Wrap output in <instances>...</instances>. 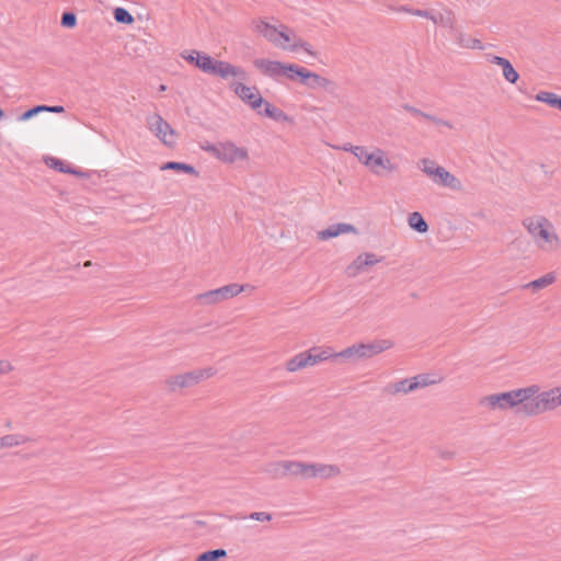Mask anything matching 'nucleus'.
I'll return each mask as SVG.
<instances>
[{
    "label": "nucleus",
    "instance_id": "obj_1",
    "mask_svg": "<svg viewBox=\"0 0 561 561\" xmlns=\"http://www.w3.org/2000/svg\"><path fill=\"white\" fill-rule=\"evenodd\" d=\"M479 405L489 412L512 411L524 417H535L561 407V386L542 390L538 383L486 394Z\"/></svg>",
    "mask_w": 561,
    "mask_h": 561
},
{
    "label": "nucleus",
    "instance_id": "obj_2",
    "mask_svg": "<svg viewBox=\"0 0 561 561\" xmlns=\"http://www.w3.org/2000/svg\"><path fill=\"white\" fill-rule=\"evenodd\" d=\"M253 28L276 48L286 51L302 49L308 55L316 57V53L312 50L311 46L298 36L293 28L285 24L279 23L276 25L264 20H256L253 22Z\"/></svg>",
    "mask_w": 561,
    "mask_h": 561
},
{
    "label": "nucleus",
    "instance_id": "obj_3",
    "mask_svg": "<svg viewBox=\"0 0 561 561\" xmlns=\"http://www.w3.org/2000/svg\"><path fill=\"white\" fill-rule=\"evenodd\" d=\"M523 227L540 251L552 253L561 248V238L552 221L546 216L533 215L526 217L523 220Z\"/></svg>",
    "mask_w": 561,
    "mask_h": 561
},
{
    "label": "nucleus",
    "instance_id": "obj_4",
    "mask_svg": "<svg viewBox=\"0 0 561 561\" xmlns=\"http://www.w3.org/2000/svg\"><path fill=\"white\" fill-rule=\"evenodd\" d=\"M394 346L391 340H374L370 342L354 343L346 348L335 352L334 358L340 364H356L359 360L369 359Z\"/></svg>",
    "mask_w": 561,
    "mask_h": 561
},
{
    "label": "nucleus",
    "instance_id": "obj_5",
    "mask_svg": "<svg viewBox=\"0 0 561 561\" xmlns=\"http://www.w3.org/2000/svg\"><path fill=\"white\" fill-rule=\"evenodd\" d=\"M435 24L446 31L444 36L449 38L457 48L477 50L484 48L480 39L472 37L457 24L456 16L451 11L440 10L439 15L435 19Z\"/></svg>",
    "mask_w": 561,
    "mask_h": 561
},
{
    "label": "nucleus",
    "instance_id": "obj_6",
    "mask_svg": "<svg viewBox=\"0 0 561 561\" xmlns=\"http://www.w3.org/2000/svg\"><path fill=\"white\" fill-rule=\"evenodd\" d=\"M417 169L436 186L460 192L463 184L459 178L449 172L431 158H422L416 162Z\"/></svg>",
    "mask_w": 561,
    "mask_h": 561
},
{
    "label": "nucleus",
    "instance_id": "obj_7",
    "mask_svg": "<svg viewBox=\"0 0 561 561\" xmlns=\"http://www.w3.org/2000/svg\"><path fill=\"white\" fill-rule=\"evenodd\" d=\"M359 163L376 176H387L398 171V164L391 159L389 153L376 146L365 148Z\"/></svg>",
    "mask_w": 561,
    "mask_h": 561
},
{
    "label": "nucleus",
    "instance_id": "obj_8",
    "mask_svg": "<svg viewBox=\"0 0 561 561\" xmlns=\"http://www.w3.org/2000/svg\"><path fill=\"white\" fill-rule=\"evenodd\" d=\"M214 367L197 368L194 370L170 375L164 379V387L170 392H176L183 389L193 388L198 383L215 376Z\"/></svg>",
    "mask_w": 561,
    "mask_h": 561
},
{
    "label": "nucleus",
    "instance_id": "obj_9",
    "mask_svg": "<svg viewBox=\"0 0 561 561\" xmlns=\"http://www.w3.org/2000/svg\"><path fill=\"white\" fill-rule=\"evenodd\" d=\"M196 67L202 71L220 77L221 79L234 78L241 81L247 80L245 71L229 62L216 60L209 55H196Z\"/></svg>",
    "mask_w": 561,
    "mask_h": 561
},
{
    "label": "nucleus",
    "instance_id": "obj_10",
    "mask_svg": "<svg viewBox=\"0 0 561 561\" xmlns=\"http://www.w3.org/2000/svg\"><path fill=\"white\" fill-rule=\"evenodd\" d=\"M248 287L249 285H240L237 283H232L216 289L198 294L194 297V299L198 305L204 307L216 306L240 295Z\"/></svg>",
    "mask_w": 561,
    "mask_h": 561
},
{
    "label": "nucleus",
    "instance_id": "obj_11",
    "mask_svg": "<svg viewBox=\"0 0 561 561\" xmlns=\"http://www.w3.org/2000/svg\"><path fill=\"white\" fill-rule=\"evenodd\" d=\"M148 129L167 147L174 148L178 133L159 114H151L146 118Z\"/></svg>",
    "mask_w": 561,
    "mask_h": 561
},
{
    "label": "nucleus",
    "instance_id": "obj_12",
    "mask_svg": "<svg viewBox=\"0 0 561 561\" xmlns=\"http://www.w3.org/2000/svg\"><path fill=\"white\" fill-rule=\"evenodd\" d=\"M250 158L249 150L245 147L238 146L232 140L219 141V153L217 160L226 164L245 162Z\"/></svg>",
    "mask_w": 561,
    "mask_h": 561
},
{
    "label": "nucleus",
    "instance_id": "obj_13",
    "mask_svg": "<svg viewBox=\"0 0 561 561\" xmlns=\"http://www.w3.org/2000/svg\"><path fill=\"white\" fill-rule=\"evenodd\" d=\"M382 257L373 252L359 253L345 268L348 277H356L380 263Z\"/></svg>",
    "mask_w": 561,
    "mask_h": 561
},
{
    "label": "nucleus",
    "instance_id": "obj_14",
    "mask_svg": "<svg viewBox=\"0 0 561 561\" xmlns=\"http://www.w3.org/2000/svg\"><path fill=\"white\" fill-rule=\"evenodd\" d=\"M230 88L234 93L244 102H247L253 110H259L264 103L259 90L255 87H248L242 82L233 81Z\"/></svg>",
    "mask_w": 561,
    "mask_h": 561
},
{
    "label": "nucleus",
    "instance_id": "obj_15",
    "mask_svg": "<svg viewBox=\"0 0 561 561\" xmlns=\"http://www.w3.org/2000/svg\"><path fill=\"white\" fill-rule=\"evenodd\" d=\"M253 65L263 75L278 78L280 76L287 77V73H289L288 67H290L291 64H283L267 58H257L253 61Z\"/></svg>",
    "mask_w": 561,
    "mask_h": 561
},
{
    "label": "nucleus",
    "instance_id": "obj_16",
    "mask_svg": "<svg viewBox=\"0 0 561 561\" xmlns=\"http://www.w3.org/2000/svg\"><path fill=\"white\" fill-rule=\"evenodd\" d=\"M341 473L339 465L311 462V479L330 480L340 477Z\"/></svg>",
    "mask_w": 561,
    "mask_h": 561
},
{
    "label": "nucleus",
    "instance_id": "obj_17",
    "mask_svg": "<svg viewBox=\"0 0 561 561\" xmlns=\"http://www.w3.org/2000/svg\"><path fill=\"white\" fill-rule=\"evenodd\" d=\"M346 233L358 234V230L351 224L339 222L328 227L327 229L318 231L317 238L321 241H325Z\"/></svg>",
    "mask_w": 561,
    "mask_h": 561
},
{
    "label": "nucleus",
    "instance_id": "obj_18",
    "mask_svg": "<svg viewBox=\"0 0 561 561\" xmlns=\"http://www.w3.org/2000/svg\"><path fill=\"white\" fill-rule=\"evenodd\" d=\"M486 60L493 65H496L502 68L503 77L510 82V83H516L519 75L512 66L511 61L506 58L494 56V55H486Z\"/></svg>",
    "mask_w": 561,
    "mask_h": 561
},
{
    "label": "nucleus",
    "instance_id": "obj_19",
    "mask_svg": "<svg viewBox=\"0 0 561 561\" xmlns=\"http://www.w3.org/2000/svg\"><path fill=\"white\" fill-rule=\"evenodd\" d=\"M261 471L270 479H284L288 477L287 460L268 461L262 466Z\"/></svg>",
    "mask_w": 561,
    "mask_h": 561
},
{
    "label": "nucleus",
    "instance_id": "obj_20",
    "mask_svg": "<svg viewBox=\"0 0 561 561\" xmlns=\"http://www.w3.org/2000/svg\"><path fill=\"white\" fill-rule=\"evenodd\" d=\"M309 359L310 358L308 357L307 351L300 352V353L294 355L293 357H290L289 359H287L284 364V368L289 374L297 373L307 367H311Z\"/></svg>",
    "mask_w": 561,
    "mask_h": 561
},
{
    "label": "nucleus",
    "instance_id": "obj_21",
    "mask_svg": "<svg viewBox=\"0 0 561 561\" xmlns=\"http://www.w3.org/2000/svg\"><path fill=\"white\" fill-rule=\"evenodd\" d=\"M288 477L311 479V462L287 460Z\"/></svg>",
    "mask_w": 561,
    "mask_h": 561
},
{
    "label": "nucleus",
    "instance_id": "obj_22",
    "mask_svg": "<svg viewBox=\"0 0 561 561\" xmlns=\"http://www.w3.org/2000/svg\"><path fill=\"white\" fill-rule=\"evenodd\" d=\"M32 442L31 437L23 434H7L0 437V449H10Z\"/></svg>",
    "mask_w": 561,
    "mask_h": 561
},
{
    "label": "nucleus",
    "instance_id": "obj_23",
    "mask_svg": "<svg viewBox=\"0 0 561 561\" xmlns=\"http://www.w3.org/2000/svg\"><path fill=\"white\" fill-rule=\"evenodd\" d=\"M557 280V276L553 272L547 273L543 276L531 280L524 285L525 289H529L531 291H538L540 289H543L546 287L551 286Z\"/></svg>",
    "mask_w": 561,
    "mask_h": 561
},
{
    "label": "nucleus",
    "instance_id": "obj_24",
    "mask_svg": "<svg viewBox=\"0 0 561 561\" xmlns=\"http://www.w3.org/2000/svg\"><path fill=\"white\" fill-rule=\"evenodd\" d=\"M160 170L161 171L172 170L178 173H186V174H191L194 176L198 175V172L196 171V169L193 165L184 163V162H175V161L164 162L160 165Z\"/></svg>",
    "mask_w": 561,
    "mask_h": 561
},
{
    "label": "nucleus",
    "instance_id": "obj_25",
    "mask_svg": "<svg viewBox=\"0 0 561 561\" xmlns=\"http://www.w3.org/2000/svg\"><path fill=\"white\" fill-rule=\"evenodd\" d=\"M407 222L412 230L419 233H426L428 231V225L419 211L410 213L407 217Z\"/></svg>",
    "mask_w": 561,
    "mask_h": 561
},
{
    "label": "nucleus",
    "instance_id": "obj_26",
    "mask_svg": "<svg viewBox=\"0 0 561 561\" xmlns=\"http://www.w3.org/2000/svg\"><path fill=\"white\" fill-rule=\"evenodd\" d=\"M307 352L311 366L329 359L336 362L334 358V353H332L329 348H312L308 350Z\"/></svg>",
    "mask_w": 561,
    "mask_h": 561
},
{
    "label": "nucleus",
    "instance_id": "obj_27",
    "mask_svg": "<svg viewBox=\"0 0 561 561\" xmlns=\"http://www.w3.org/2000/svg\"><path fill=\"white\" fill-rule=\"evenodd\" d=\"M407 381L409 393L435 383V380L430 379L426 375H419L407 378Z\"/></svg>",
    "mask_w": 561,
    "mask_h": 561
},
{
    "label": "nucleus",
    "instance_id": "obj_28",
    "mask_svg": "<svg viewBox=\"0 0 561 561\" xmlns=\"http://www.w3.org/2000/svg\"><path fill=\"white\" fill-rule=\"evenodd\" d=\"M383 392L388 396L396 397L398 394H408V381L407 378L388 383L383 388Z\"/></svg>",
    "mask_w": 561,
    "mask_h": 561
},
{
    "label": "nucleus",
    "instance_id": "obj_29",
    "mask_svg": "<svg viewBox=\"0 0 561 561\" xmlns=\"http://www.w3.org/2000/svg\"><path fill=\"white\" fill-rule=\"evenodd\" d=\"M330 84L329 79L311 71L305 85L309 89H328Z\"/></svg>",
    "mask_w": 561,
    "mask_h": 561
},
{
    "label": "nucleus",
    "instance_id": "obj_30",
    "mask_svg": "<svg viewBox=\"0 0 561 561\" xmlns=\"http://www.w3.org/2000/svg\"><path fill=\"white\" fill-rule=\"evenodd\" d=\"M264 115L267 117L278 121V122H288L289 117L286 113H284L282 110L273 106L271 103L264 100Z\"/></svg>",
    "mask_w": 561,
    "mask_h": 561
},
{
    "label": "nucleus",
    "instance_id": "obj_31",
    "mask_svg": "<svg viewBox=\"0 0 561 561\" xmlns=\"http://www.w3.org/2000/svg\"><path fill=\"white\" fill-rule=\"evenodd\" d=\"M289 73H287V78L289 80H295L296 78L299 79L300 83L306 84L307 79L310 75V70L307 68L297 66L291 64L290 67H288Z\"/></svg>",
    "mask_w": 561,
    "mask_h": 561
},
{
    "label": "nucleus",
    "instance_id": "obj_32",
    "mask_svg": "<svg viewBox=\"0 0 561 561\" xmlns=\"http://www.w3.org/2000/svg\"><path fill=\"white\" fill-rule=\"evenodd\" d=\"M408 111H410L412 114L414 115H420L422 116L423 118L432 122L433 124L439 126V127H446V128H449V129H453L454 128V125L448 122V121H445V119H442V118H438L436 116H433V115H430L427 113H424V112H421L420 110L415 108V107H407Z\"/></svg>",
    "mask_w": 561,
    "mask_h": 561
},
{
    "label": "nucleus",
    "instance_id": "obj_33",
    "mask_svg": "<svg viewBox=\"0 0 561 561\" xmlns=\"http://www.w3.org/2000/svg\"><path fill=\"white\" fill-rule=\"evenodd\" d=\"M536 100L557 108L560 107L561 103V96L557 95L556 93L547 91H540L539 93H537Z\"/></svg>",
    "mask_w": 561,
    "mask_h": 561
},
{
    "label": "nucleus",
    "instance_id": "obj_34",
    "mask_svg": "<svg viewBox=\"0 0 561 561\" xmlns=\"http://www.w3.org/2000/svg\"><path fill=\"white\" fill-rule=\"evenodd\" d=\"M227 556L226 550L216 549L201 553L195 561H219Z\"/></svg>",
    "mask_w": 561,
    "mask_h": 561
},
{
    "label": "nucleus",
    "instance_id": "obj_35",
    "mask_svg": "<svg viewBox=\"0 0 561 561\" xmlns=\"http://www.w3.org/2000/svg\"><path fill=\"white\" fill-rule=\"evenodd\" d=\"M46 163L56 169V170H59L60 172H64V173H71V174H80L79 171H76L73 169H71L68 164H65L61 160L59 159H56V158H49L48 160H46Z\"/></svg>",
    "mask_w": 561,
    "mask_h": 561
},
{
    "label": "nucleus",
    "instance_id": "obj_36",
    "mask_svg": "<svg viewBox=\"0 0 561 561\" xmlns=\"http://www.w3.org/2000/svg\"><path fill=\"white\" fill-rule=\"evenodd\" d=\"M114 19L118 23H124V24L134 23L133 15L124 8H116L114 10Z\"/></svg>",
    "mask_w": 561,
    "mask_h": 561
},
{
    "label": "nucleus",
    "instance_id": "obj_37",
    "mask_svg": "<svg viewBox=\"0 0 561 561\" xmlns=\"http://www.w3.org/2000/svg\"><path fill=\"white\" fill-rule=\"evenodd\" d=\"M403 11L414 14L416 16L426 18V19L431 20L434 24H435V19L439 15V11H435V10H409V9L404 8Z\"/></svg>",
    "mask_w": 561,
    "mask_h": 561
},
{
    "label": "nucleus",
    "instance_id": "obj_38",
    "mask_svg": "<svg viewBox=\"0 0 561 561\" xmlns=\"http://www.w3.org/2000/svg\"><path fill=\"white\" fill-rule=\"evenodd\" d=\"M340 148L344 151L351 152L359 161L366 146H353L351 144H345Z\"/></svg>",
    "mask_w": 561,
    "mask_h": 561
},
{
    "label": "nucleus",
    "instance_id": "obj_39",
    "mask_svg": "<svg viewBox=\"0 0 561 561\" xmlns=\"http://www.w3.org/2000/svg\"><path fill=\"white\" fill-rule=\"evenodd\" d=\"M199 148L203 151L213 154L217 159L218 153H219V142L211 144V142L206 140V141H203V142L199 144Z\"/></svg>",
    "mask_w": 561,
    "mask_h": 561
},
{
    "label": "nucleus",
    "instance_id": "obj_40",
    "mask_svg": "<svg viewBox=\"0 0 561 561\" xmlns=\"http://www.w3.org/2000/svg\"><path fill=\"white\" fill-rule=\"evenodd\" d=\"M46 111V105H38V106H35L26 112H24L21 117H20V121H27V119H31L32 117H34L35 115H37L38 113H42Z\"/></svg>",
    "mask_w": 561,
    "mask_h": 561
},
{
    "label": "nucleus",
    "instance_id": "obj_41",
    "mask_svg": "<svg viewBox=\"0 0 561 561\" xmlns=\"http://www.w3.org/2000/svg\"><path fill=\"white\" fill-rule=\"evenodd\" d=\"M60 23L64 27H73L77 24V18L73 13L66 12L62 14Z\"/></svg>",
    "mask_w": 561,
    "mask_h": 561
},
{
    "label": "nucleus",
    "instance_id": "obj_42",
    "mask_svg": "<svg viewBox=\"0 0 561 561\" xmlns=\"http://www.w3.org/2000/svg\"><path fill=\"white\" fill-rule=\"evenodd\" d=\"M250 519L256 520V522H271L273 516L272 514L267 512H253L249 515Z\"/></svg>",
    "mask_w": 561,
    "mask_h": 561
},
{
    "label": "nucleus",
    "instance_id": "obj_43",
    "mask_svg": "<svg viewBox=\"0 0 561 561\" xmlns=\"http://www.w3.org/2000/svg\"><path fill=\"white\" fill-rule=\"evenodd\" d=\"M203 53H199L197 50H185L181 54L182 58L185 59L187 62L194 64L196 66V55H202Z\"/></svg>",
    "mask_w": 561,
    "mask_h": 561
},
{
    "label": "nucleus",
    "instance_id": "obj_44",
    "mask_svg": "<svg viewBox=\"0 0 561 561\" xmlns=\"http://www.w3.org/2000/svg\"><path fill=\"white\" fill-rule=\"evenodd\" d=\"M13 365L8 359H0V376L7 375L13 370Z\"/></svg>",
    "mask_w": 561,
    "mask_h": 561
},
{
    "label": "nucleus",
    "instance_id": "obj_45",
    "mask_svg": "<svg viewBox=\"0 0 561 561\" xmlns=\"http://www.w3.org/2000/svg\"><path fill=\"white\" fill-rule=\"evenodd\" d=\"M64 111H65V108L62 106H47L46 105V111L45 112L62 113Z\"/></svg>",
    "mask_w": 561,
    "mask_h": 561
},
{
    "label": "nucleus",
    "instance_id": "obj_46",
    "mask_svg": "<svg viewBox=\"0 0 561 561\" xmlns=\"http://www.w3.org/2000/svg\"><path fill=\"white\" fill-rule=\"evenodd\" d=\"M165 90H167V87H165L164 84H161V85L159 87V91H160V92H163V91H165Z\"/></svg>",
    "mask_w": 561,
    "mask_h": 561
},
{
    "label": "nucleus",
    "instance_id": "obj_47",
    "mask_svg": "<svg viewBox=\"0 0 561 561\" xmlns=\"http://www.w3.org/2000/svg\"><path fill=\"white\" fill-rule=\"evenodd\" d=\"M91 265H92V262H91V261H87V262H84V264H83V266H84V267H89V266H91Z\"/></svg>",
    "mask_w": 561,
    "mask_h": 561
},
{
    "label": "nucleus",
    "instance_id": "obj_48",
    "mask_svg": "<svg viewBox=\"0 0 561 561\" xmlns=\"http://www.w3.org/2000/svg\"><path fill=\"white\" fill-rule=\"evenodd\" d=\"M5 116L4 112L0 108V121L3 119Z\"/></svg>",
    "mask_w": 561,
    "mask_h": 561
}]
</instances>
